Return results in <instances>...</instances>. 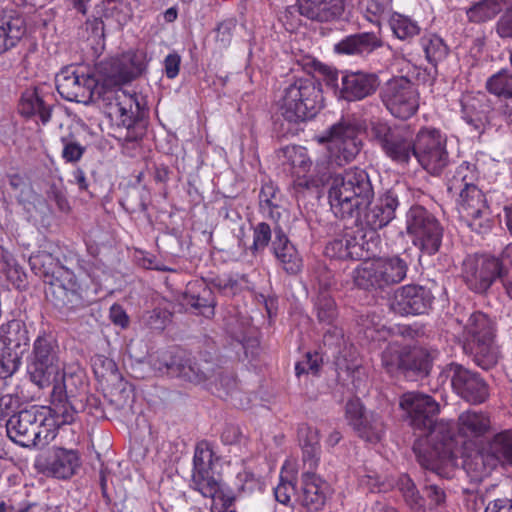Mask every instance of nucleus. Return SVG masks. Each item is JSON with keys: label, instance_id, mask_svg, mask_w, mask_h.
Wrapping results in <instances>:
<instances>
[{"label": "nucleus", "instance_id": "1", "mask_svg": "<svg viewBox=\"0 0 512 512\" xmlns=\"http://www.w3.org/2000/svg\"><path fill=\"white\" fill-rule=\"evenodd\" d=\"M374 197L372 180L364 169L352 167L331 177L328 201L332 213L339 219L355 217Z\"/></svg>", "mask_w": 512, "mask_h": 512}, {"label": "nucleus", "instance_id": "2", "mask_svg": "<svg viewBox=\"0 0 512 512\" xmlns=\"http://www.w3.org/2000/svg\"><path fill=\"white\" fill-rule=\"evenodd\" d=\"M421 433L426 437V446L423 440L413 444V451L417 461L425 470L438 476L440 479L451 477L452 470L444 465L443 459L450 457L455 437V426L450 421H437L433 419L431 427L423 429Z\"/></svg>", "mask_w": 512, "mask_h": 512}, {"label": "nucleus", "instance_id": "3", "mask_svg": "<svg viewBox=\"0 0 512 512\" xmlns=\"http://www.w3.org/2000/svg\"><path fill=\"white\" fill-rule=\"evenodd\" d=\"M322 101L321 84L313 78H299L284 87L278 107L285 120L299 123L313 118Z\"/></svg>", "mask_w": 512, "mask_h": 512}, {"label": "nucleus", "instance_id": "4", "mask_svg": "<svg viewBox=\"0 0 512 512\" xmlns=\"http://www.w3.org/2000/svg\"><path fill=\"white\" fill-rule=\"evenodd\" d=\"M366 259L353 271L354 284L366 291H384L402 282L409 269L406 258L399 255Z\"/></svg>", "mask_w": 512, "mask_h": 512}, {"label": "nucleus", "instance_id": "5", "mask_svg": "<svg viewBox=\"0 0 512 512\" xmlns=\"http://www.w3.org/2000/svg\"><path fill=\"white\" fill-rule=\"evenodd\" d=\"M512 259V244L499 257L488 254L468 255L462 263L461 278L473 292L484 294L497 281H503L508 262Z\"/></svg>", "mask_w": 512, "mask_h": 512}, {"label": "nucleus", "instance_id": "6", "mask_svg": "<svg viewBox=\"0 0 512 512\" xmlns=\"http://www.w3.org/2000/svg\"><path fill=\"white\" fill-rule=\"evenodd\" d=\"M463 349L482 369L488 370L498 362L499 352L494 345V324L480 311L473 312L464 326Z\"/></svg>", "mask_w": 512, "mask_h": 512}, {"label": "nucleus", "instance_id": "7", "mask_svg": "<svg viewBox=\"0 0 512 512\" xmlns=\"http://www.w3.org/2000/svg\"><path fill=\"white\" fill-rule=\"evenodd\" d=\"M26 368L29 379L39 388L50 386L60 375L63 370L60 348L51 333L40 332L34 339Z\"/></svg>", "mask_w": 512, "mask_h": 512}, {"label": "nucleus", "instance_id": "8", "mask_svg": "<svg viewBox=\"0 0 512 512\" xmlns=\"http://www.w3.org/2000/svg\"><path fill=\"white\" fill-rule=\"evenodd\" d=\"M45 407L32 406L13 414L6 421L8 437L22 447L45 446L55 438L53 429L47 426Z\"/></svg>", "mask_w": 512, "mask_h": 512}, {"label": "nucleus", "instance_id": "9", "mask_svg": "<svg viewBox=\"0 0 512 512\" xmlns=\"http://www.w3.org/2000/svg\"><path fill=\"white\" fill-rule=\"evenodd\" d=\"M368 135L392 161L408 163L413 153L415 136L409 125H389L380 120L370 121Z\"/></svg>", "mask_w": 512, "mask_h": 512}, {"label": "nucleus", "instance_id": "10", "mask_svg": "<svg viewBox=\"0 0 512 512\" xmlns=\"http://www.w3.org/2000/svg\"><path fill=\"white\" fill-rule=\"evenodd\" d=\"M380 246L378 233H364L363 227H352L326 244L325 255L339 260H366L376 256Z\"/></svg>", "mask_w": 512, "mask_h": 512}, {"label": "nucleus", "instance_id": "11", "mask_svg": "<svg viewBox=\"0 0 512 512\" xmlns=\"http://www.w3.org/2000/svg\"><path fill=\"white\" fill-rule=\"evenodd\" d=\"M406 232L422 254L439 252L444 228L436 216L421 205H413L406 213Z\"/></svg>", "mask_w": 512, "mask_h": 512}, {"label": "nucleus", "instance_id": "12", "mask_svg": "<svg viewBox=\"0 0 512 512\" xmlns=\"http://www.w3.org/2000/svg\"><path fill=\"white\" fill-rule=\"evenodd\" d=\"M322 73L326 84L336 88L338 97L347 102L361 101L373 95L380 85L377 74L364 70L338 72L325 66Z\"/></svg>", "mask_w": 512, "mask_h": 512}, {"label": "nucleus", "instance_id": "13", "mask_svg": "<svg viewBox=\"0 0 512 512\" xmlns=\"http://www.w3.org/2000/svg\"><path fill=\"white\" fill-rule=\"evenodd\" d=\"M30 344L26 324L12 319L0 325V380L11 377L20 367Z\"/></svg>", "mask_w": 512, "mask_h": 512}, {"label": "nucleus", "instance_id": "14", "mask_svg": "<svg viewBox=\"0 0 512 512\" xmlns=\"http://www.w3.org/2000/svg\"><path fill=\"white\" fill-rule=\"evenodd\" d=\"M447 139L434 127H422L415 135L412 155L420 166L432 176H440L450 163Z\"/></svg>", "mask_w": 512, "mask_h": 512}, {"label": "nucleus", "instance_id": "15", "mask_svg": "<svg viewBox=\"0 0 512 512\" xmlns=\"http://www.w3.org/2000/svg\"><path fill=\"white\" fill-rule=\"evenodd\" d=\"M46 297L55 308L65 313L82 310L93 301L70 269L48 284Z\"/></svg>", "mask_w": 512, "mask_h": 512}, {"label": "nucleus", "instance_id": "16", "mask_svg": "<svg viewBox=\"0 0 512 512\" xmlns=\"http://www.w3.org/2000/svg\"><path fill=\"white\" fill-rule=\"evenodd\" d=\"M380 97L390 114L401 120L411 118L419 109L418 89L406 77L390 79L382 88Z\"/></svg>", "mask_w": 512, "mask_h": 512}, {"label": "nucleus", "instance_id": "17", "mask_svg": "<svg viewBox=\"0 0 512 512\" xmlns=\"http://www.w3.org/2000/svg\"><path fill=\"white\" fill-rule=\"evenodd\" d=\"M361 127L354 118H341L322 137L321 142H329L338 165L351 162L359 154L362 141L359 138Z\"/></svg>", "mask_w": 512, "mask_h": 512}, {"label": "nucleus", "instance_id": "18", "mask_svg": "<svg viewBox=\"0 0 512 512\" xmlns=\"http://www.w3.org/2000/svg\"><path fill=\"white\" fill-rule=\"evenodd\" d=\"M155 368L171 377L180 378L194 384L205 382L212 371L207 361L198 362L189 352L181 348H173L162 361L154 363Z\"/></svg>", "mask_w": 512, "mask_h": 512}, {"label": "nucleus", "instance_id": "19", "mask_svg": "<svg viewBox=\"0 0 512 512\" xmlns=\"http://www.w3.org/2000/svg\"><path fill=\"white\" fill-rule=\"evenodd\" d=\"M55 84L60 96L67 101L89 104L96 93L100 95L98 79L81 67H64L56 74Z\"/></svg>", "mask_w": 512, "mask_h": 512}, {"label": "nucleus", "instance_id": "20", "mask_svg": "<svg viewBox=\"0 0 512 512\" xmlns=\"http://www.w3.org/2000/svg\"><path fill=\"white\" fill-rule=\"evenodd\" d=\"M443 373L450 379L453 391L464 401L476 405L489 398V385L478 372L451 362L445 366Z\"/></svg>", "mask_w": 512, "mask_h": 512}, {"label": "nucleus", "instance_id": "21", "mask_svg": "<svg viewBox=\"0 0 512 512\" xmlns=\"http://www.w3.org/2000/svg\"><path fill=\"white\" fill-rule=\"evenodd\" d=\"M458 211L461 218L476 233L485 234L492 228L489 207L478 183L458 194Z\"/></svg>", "mask_w": 512, "mask_h": 512}, {"label": "nucleus", "instance_id": "22", "mask_svg": "<svg viewBox=\"0 0 512 512\" xmlns=\"http://www.w3.org/2000/svg\"><path fill=\"white\" fill-rule=\"evenodd\" d=\"M114 100L115 113L119 116V124L126 128L123 140L125 142H138L144 135V129L140 124L145 104L143 98L119 88L115 91Z\"/></svg>", "mask_w": 512, "mask_h": 512}, {"label": "nucleus", "instance_id": "23", "mask_svg": "<svg viewBox=\"0 0 512 512\" xmlns=\"http://www.w3.org/2000/svg\"><path fill=\"white\" fill-rule=\"evenodd\" d=\"M399 206L398 197L394 191L388 190L371 204L364 207L359 214L351 218L356 223V227H363V232L368 233L387 226L394 218L396 209ZM347 220H350L348 218Z\"/></svg>", "mask_w": 512, "mask_h": 512}, {"label": "nucleus", "instance_id": "24", "mask_svg": "<svg viewBox=\"0 0 512 512\" xmlns=\"http://www.w3.org/2000/svg\"><path fill=\"white\" fill-rule=\"evenodd\" d=\"M345 418L349 426L361 439L371 443L381 440L385 431L381 416L375 412H366L359 398H352L347 401Z\"/></svg>", "mask_w": 512, "mask_h": 512}, {"label": "nucleus", "instance_id": "25", "mask_svg": "<svg viewBox=\"0 0 512 512\" xmlns=\"http://www.w3.org/2000/svg\"><path fill=\"white\" fill-rule=\"evenodd\" d=\"M462 119L477 133L482 134L492 126L495 107L485 92H468L460 100Z\"/></svg>", "mask_w": 512, "mask_h": 512}, {"label": "nucleus", "instance_id": "26", "mask_svg": "<svg viewBox=\"0 0 512 512\" xmlns=\"http://www.w3.org/2000/svg\"><path fill=\"white\" fill-rule=\"evenodd\" d=\"M400 407L406 412L410 425L418 431L431 427L440 411L439 404L432 396L407 392L400 398Z\"/></svg>", "mask_w": 512, "mask_h": 512}, {"label": "nucleus", "instance_id": "27", "mask_svg": "<svg viewBox=\"0 0 512 512\" xmlns=\"http://www.w3.org/2000/svg\"><path fill=\"white\" fill-rule=\"evenodd\" d=\"M433 301L430 289L420 285H405L395 291L390 307L402 316L420 315L428 312Z\"/></svg>", "mask_w": 512, "mask_h": 512}, {"label": "nucleus", "instance_id": "28", "mask_svg": "<svg viewBox=\"0 0 512 512\" xmlns=\"http://www.w3.org/2000/svg\"><path fill=\"white\" fill-rule=\"evenodd\" d=\"M80 464V457L77 451L56 448L48 457L38 460L36 467L48 476L58 479H69L76 473Z\"/></svg>", "mask_w": 512, "mask_h": 512}, {"label": "nucleus", "instance_id": "29", "mask_svg": "<svg viewBox=\"0 0 512 512\" xmlns=\"http://www.w3.org/2000/svg\"><path fill=\"white\" fill-rule=\"evenodd\" d=\"M27 32L24 15L15 9L0 11V55L15 48Z\"/></svg>", "mask_w": 512, "mask_h": 512}, {"label": "nucleus", "instance_id": "30", "mask_svg": "<svg viewBox=\"0 0 512 512\" xmlns=\"http://www.w3.org/2000/svg\"><path fill=\"white\" fill-rule=\"evenodd\" d=\"M146 53L142 50H130L111 62L110 77L115 84L130 82L146 70Z\"/></svg>", "mask_w": 512, "mask_h": 512}, {"label": "nucleus", "instance_id": "31", "mask_svg": "<svg viewBox=\"0 0 512 512\" xmlns=\"http://www.w3.org/2000/svg\"><path fill=\"white\" fill-rule=\"evenodd\" d=\"M301 16L317 22L332 23L345 12V0H297Z\"/></svg>", "mask_w": 512, "mask_h": 512}, {"label": "nucleus", "instance_id": "32", "mask_svg": "<svg viewBox=\"0 0 512 512\" xmlns=\"http://www.w3.org/2000/svg\"><path fill=\"white\" fill-rule=\"evenodd\" d=\"M273 232L274 239L271 250L275 258L288 274L295 275L299 273L303 262L298 250L279 225L274 227Z\"/></svg>", "mask_w": 512, "mask_h": 512}, {"label": "nucleus", "instance_id": "33", "mask_svg": "<svg viewBox=\"0 0 512 512\" xmlns=\"http://www.w3.org/2000/svg\"><path fill=\"white\" fill-rule=\"evenodd\" d=\"M61 258L54 249L53 244L47 248L33 253L29 257V264L36 275L44 278V282L49 284L60 274L65 273L69 268L60 265Z\"/></svg>", "mask_w": 512, "mask_h": 512}, {"label": "nucleus", "instance_id": "34", "mask_svg": "<svg viewBox=\"0 0 512 512\" xmlns=\"http://www.w3.org/2000/svg\"><path fill=\"white\" fill-rule=\"evenodd\" d=\"M314 309L319 324L328 327L324 333V339H340L343 337V331L338 326V308L335 300L329 293L321 292L317 295Z\"/></svg>", "mask_w": 512, "mask_h": 512}, {"label": "nucleus", "instance_id": "35", "mask_svg": "<svg viewBox=\"0 0 512 512\" xmlns=\"http://www.w3.org/2000/svg\"><path fill=\"white\" fill-rule=\"evenodd\" d=\"M383 41L374 32H361L346 36L335 44L334 50L338 54L368 55L381 48Z\"/></svg>", "mask_w": 512, "mask_h": 512}, {"label": "nucleus", "instance_id": "36", "mask_svg": "<svg viewBox=\"0 0 512 512\" xmlns=\"http://www.w3.org/2000/svg\"><path fill=\"white\" fill-rule=\"evenodd\" d=\"M18 111L27 118L37 116L46 125L51 119L52 105L38 88L26 89L19 100Z\"/></svg>", "mask_w": 512, "mask_h": 512}, {"label": "nucleus", "instance_id": "37", "mask_svg": "<svg viewBox=\"0 0 512 512\" xmlns=\"http://www.w3.org/2000/svg\"><path fill=\"white\" fill-rule=\"evenodd\" d=\"M329 485L314 473L302 475V505L312 511L321 510L326 502Z\"/></svg>", "mask_w": 512, "mask_h": 512}, {"label": "nucleus", "instance_id": "38", "mask_svg": "<svg viewBox=\"0 0 512 512\" xmlns=\"http://www.w3.org/2000/svg\"><path fill=\"white\" fill-rule=\"evenodd\" d=\"M79 409V405L74 398L51 397V406L45 408L47 426L52 428L53 434L56 435V430L60 426L72 424L75 421Z\"/></svg>", "mask_w": 512, "mask_h": 512}, {"label": "nucleus", "instance_id": "39", "mask_svg": "<svg viewBox=\"0 0 512 512\" xmlns=\"http://www.w3.org/2000/svg\"><path fill=\"white\" fill-rule=\"evenodd\" d=\"M458 433L468 439H477L491 429L490 416L483 411L467 410L461 413L457 421Z\"/></svg>", "mask_w": 512, "mask_h": 512}, {"label": "nucleus", "instance_id": "40", "mask_svg": "<svg viewBox=\"0 0 512 512\" xmlns=\"http://www.w3.org/2000/svg\"><path fill=\"white\" fill-rule=\"evenodd\" d=\"M138 0H101L96 4V13L105 17L106 21L123 27L132 18Z\"/></svg>", "mask_w": 512, "mask_h": 512}, {"label": "nucleus", "instance_id": "41", "mask_svg": "<svg viewBox=\"0 0 512 512\" xmlns=\"http://www.w3.org/2000/svg\"><path fill=\"white\" fill-rule=\"evenodd\" d=\"M478 181L479 172L476 165L464 161L447 175V191L452 196H456L470 188V186L477 184Z\"/></svg>", "mask_w": 512, "mask_h": 512}, {"label": "nucleus", "instance_id": "42", "mask_svg": "<svg viewBox=\"0 0 512 512\" xmlns=\"http://www.w3.org/2000/svg\"><path fill=\"white\" fill-rule=\"evenodd\" d=\"M187 305L199 310V313L210 318L214 315L216 301L212 290L204 283H195L187 288L184 295Z\"/></svg>", "mask_w": 512, "mask_h": 512}, {"label": "nucleus", "instance_id": "43", "mask_svg": "<svg viewBox=\"0 0 512 512\" xmlns=\"http://www.w3.org/2000/svg\"><path fill=\"white\" fill-rule=\"evenodd\" d=\"M281 202L282 196L278 187L272 182L264 183L259 193V208L275 223L281 218Z\"/></svg>", "mask_w": 512, "mask_h": 512}, {"label": "nucleus", "instance_id": "44", "mask_svg": "<svg viewBox=\"0 0 512 512\" xmlns=\"http://www.w3.org/2000/svg\"><path fill=\"white\" fill-rule=\"evenodd\" d=\"M487 451L502 467H512V430L495 434L488 443Z\"/></svg>", "mask_w": 512, "mask_h": 512}, {"label": "nucleus", "instance_id": "45", "mask_svg": "<svg viewBox=\"0 0 512 512\" xmlns=\"http://www.w3.org/2000/svg\"><path fill=\"white\" fill-rule=\"evenodd\" d=\"M388 23L393 35L401 41L410 42L421 32L418 21L400 12H391Z\"/></svg>", "mask_w": 512, "mask_h": 512}, {"label": "nucleus", "instance_id": "46", "mask_svg": "<svg viewBox=\"0 0 512 512\" xmlns=\"http://www.w3.org/2000/svg\"><path fill=\"white\" fill-rule=\"evenodd\" d=\"M504 5L505 0H482L471 6L466 11V15L470 22H486L498 15Z\"/></svg>", "mask_w": 512, "mask_h": 512}, {"label": "nucleus", "instance_id": "47", "mask_svg": "<svg viewBox=\"0 0 512 512\" xmlns=\"http://www.w3.org/2000/svg\"><path fill=\"white\" fill-rule=\"evenodd\" d=\"M357 6L367 21L379 26L381 20L391 14L392 0H359Z\"/></svg>", "mask_w": 512, "mask_h": 512}, {"label": "nucleus", "instance_id": "48", "mask_svg": "<svg viewBox=\"0 0 512 512\" xmlns=\"http://www.w3.org/2000/svg\"><path fill=\"white\" fill-rule=\"evenodd\" d=\"M283 157L285 159L284 163L290 165L293 173L300 175L306 174L311 166L312 161L308 156L307 149L302 146L292 145L286 146L281 149Z\"/></svg>", "mask_w": 512, "mask_h": 512}, {"label": "nucleus", "instance_id": "49", "mask_svg": "<svg viewBox=\"0 0 512 512\" xmlns=\"http://www.w3.org/2000/svg\"><path fill=\"white\" fill-rule=\"evenodd\" d=\"M420 45L426 60L433 66L443 61L449 53V48L444 40L436 34L424 35L420 40Z\"/></svg>", "mask_w": 512, "mask_h": 512}, {"label": "nucleus", "instance_id": "50", "mask_svg": "<svg viewBox=\"0 0 512 512\" xmlns=\"http://www.w3.org/2000/svg\"><path fill=\"white\" fill-rule=\"evenodd\" d=\"M407 346L398 342L389 343L381 354L382 366L390 374L404 370Z\"/></svg>", "mask_w": 512, "mask_h": 512}, {"label": "nucleus", "instance_id": "51", "mask_svg": "<svg viewBox=\"0 0 512 512\" xmlns=\"http://www.w3.org/2000/svg\"><path fill=\"white\" fill-rule=\"evenodd\" d=\"M404 360V374L417 373L427 375L429 373L431 360L426 350L418 347H407Z\"/></svg>", "mask_w": 512, "mask_h": 512}, {"label": "nucleus", "instance_id": "52", "mask_svg": "<svg viewBox=\"0 0 512 512\" xmlns=\"http://www.w3.org/2000/svg\"><path fill=\"white\" fill-rule=\"evenodd\" d=\"M51 385H53L51 397H68L74 399L79 389L78 385L80 388L84 387V383L80 375L73 373L66 374L63 370Z\"/></svg>", "mask_w": 512, "mask_h": 512}, {"label": "nucleus", "instance_id": "53", "mask_svg": "<svg viewBox=\"0 0 512 512\" xmlns=\"http://www.w3.org/2000/svg\"><path fill=\"white\" fill-rule=\"evenodd\" d=\"M91 365L100 382L114 383L121 379L117 364L111 358L96 354L91 358Z\"/></svg>", "mask_w": 512, "mask_h": 512}, {"label": "nucleus", "instance_id": "54", "mask_svg": "<svg viewBox=\"0 0 512 512\" xmlns=\"http://www.w3.org/2000/svg\"><path fill=\"white\" fill-rule=\"evenodd\" d=\"M192 486L206 498L214 499L221 492V484L211 470L193 471Z\"/></svg>", "mask_w": 512, "mask_h": 512}, {"label": "nucleus", "instance_id": "55", "mask_svg": "<svg viewBox=\"0 0 512 512\" xmlns=\"http://www.w3.org/2000/svg\"><path fill=\"white\" fill-rule=\"evenodd\" d=\"M485 89L498 99L512 95V71L503 68L491 75L486 80Z\"/></svg>", "mask_w": 512, "mask_h": 512}, {"label": "nucleus", "instance_id": "56", "mask_svg": "<svg viewBox=\"0 0 512 512\" xmlns=\"http://www.w3.org/2000/svg\"><path fill=\"white\" fill-rule=\"evenodd\" d=\"M397 485L405 503L413 512H425V499L420 495L414 482L408 475H401Z\"/></svg>", "mask_w": 512, "mask_h": 512}, {"label": "nucleus", "instance_id": "57", "mask_svg": "<svg viewBox=\"0 0 512 512\" xmlns=\"http://www.w3.org/2000/svg\"><path fill=\"white\" fill-rule=\"evenodd\" d=\"M253 231V242L248 248L252 256H258L272 244V229L266 222H259L252 226Z\"/></svg>", "mask_w": 512, "mask_h": 512}, {"label": "nucleus", "instance_id": "58", "mask_svg": "<svg viewBox=\"0 0 512 512\" xmlns=\"http://www.w3.org/2000/svg\"><path fill=\"white\" fill-rule=\"evenodd\" d=\"M214 459L215 453L212 444L207 440L199 441L195 447L193 471L211 470Z\"/></svg>", "mask_w": 512, "mask_h": 512}, {"label": "nucleus", "instance_id": "59", "mask_svg": "<svg viewBox=\"0 0 512 512\" xmlns=\"http://www.w3.org/2000/svg\"><path fill=\"white\" fill-rule=\"evenodd\" d=\"M53 247L61 258V266L65 265L70 270H72L73 267H77L79 270L90 274L91 263L82 259L75 250L58 244H53Z\"/></svg>", "mask_w": 512, "mask_h": 512}, {"label": "nucleus", "instance_id": "60", "mask_svg": "<svg viewBox=\"0 0 512 512\" xmlns=\"http://www.w3.org/2000/svg\"><path fill=\"white\" fill-rule=\"evenodd\" d=\"M63 149L61 156L67 163H77L83 157L86 148L74 139L73 135L63 136L60 139Z\"/></svg>", "mask_w": 512, "mask_h": 512}, {"label": "nucleus", "instance_id": "61", "mask_svg": "<svg viewBox=\"0 0 512 512\" xmlns=\"http://www.w3.org/2000/svg\"><path fill=\"white\" fill-rule=\"evenodd\" d=\"M298 435L300 441L303 442L304 459L314 458L319 444L317 431L310 427H302L299 429Z\"/></svg>", "mask_w": 512, "mask_h": 512}, {"label": "nucleus", "instance_id": "62", "mask_svg": "<svg viewBox=\"0 0 512 512\" xmlns=\"http://www.w3.org/2000/svg\"><path fill=\"white\" fill-rule=\"evenodd\" d=\"M237 391V380L232 373H220L215 381V393L220 398H227Z\"/></svg>", "mask_w": 512, "mask_h": 512}, {"label": "nucleus", "instance_id": "63", "mask_svg": "<svg viewBox=\"0 0 512 512\" xmlns=\"http://www.w3.org/2000/svg\"><path fill=\"white\" fill-rule=\"evenodd\" d=\"M105 17L96 13V6L93 9V13L86 19L83 24L85 31L89 34V37L95 40H101L105 37Z\"/></svg>", "mask_w": 512, "mask_h": 512}, {"label": "nucleus", "instance_id": "64", "mask_svg": "<svg viewBox=\"0 0 512 512\" xmlns=\"http://www.w3.org/2000/svg\"><path fill=\"white\" fill-rule=\"evenodd\" d=\"M46 195L47 199L53 201L60 211L68 212L70 210L69 201L66 197V188L61 180L58 183H51Z\"/></svg>", "mask_w": 512, "mask_h": 512}]
</instances>
